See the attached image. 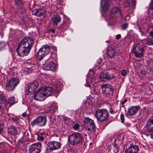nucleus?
Here are the masks:
<instances>
[{
	"label": "nucleus",
	"mask_w": 153,
	"mask_h": 153,
	"mask_svg": "<svg viewBox=\"0 0 153 153\" xmlns=\"http://www.w3.org/2000/svg\"><path fill=\"white\" fill-rule=\"evenodd\" d=\"M34 43L33 40L30 37H26L19 43L16 51L20 56H25L30 53Z\"/></svg>",
	"instance_id": "obj_1"
},
{
	"label": "nucleus",
	"mask_w": 153,
	"mask_h": 153,
	"mask_svg": "<svg viewBox=\"0 0 153 153\" xmlns=\"http://www.w3.org/2000/svg\"><path fill=\"white\" fill-rule=\"evenodd\" d=\"M84 140V137L82 134L78 132H74L71 134L68 137L69 144L72 146L82 143Z\"/></svg>",
	"instance_id": "obj_2"
},
{
	"label": "nucleus",
	"mask_w": 153,
	"mask_h": 153,
	"mask_svg": "<svg viewBox=\"0 0 153 153\" xmlns=\"http://www.w3.org/2000/svg\"><path fill=\"white\" fill-rule=\"evenodd\" d=\"M109 116L108 111L105 108L97 109L95 114V116L97 121L101 122L107 121Z\"/></svg>",
	"instance_id": "obj_3"
},
{
	"label": "nucleus",
	"mask_w": 153,
	"mask_h": 153,
	"mask_svg": "<svg viewBox=\"0 0 153 153\" xmlns=\"http://www.w3.org/2000/svg\"><path fill=\"white\" fill-rule=\"evenodd\" d=\"M123 15L120 8L117 7H114L110 12L109 19H113V23L109 22V25H113L114 23V19L120 17H123Z\"/></svg>",
	"instance_id": "obj_4"
},
{
	"label": "nucleus",
	"mask_w": 153,
	"mask_h": 153,
	"mask_svg": "<svg viewBox=\"0 0 153 153\" xmlns=\"http://www.w3.org/2000/svg\"><path fill=\"white\" fill-rule=\"evenodd\" d=\"M50 47L48 45H45L42 46L37 52L36 57L38 60L40 61L45 56L50 52Z\"/></svg>",
	"instance_id": "obj_5"
},
{
	"label": "nucleus",
	"mask_w": 153,
	"mask_h": 153,
	"mask_svg": "<svg viewBox=\"0 0 153 153\" xmlns=\"http://www.w3.org/2000/svg\"><path fill=\"white\" fill-rule=\"evenodd\" d=\"M132 50L136 57L141 58L143 56L144 49L142 45L139 43L135 44Z\"/></svg>",
	"instance_id": "obj_6"
},
{
	"label": "nucleus",
	"mask_w": 153,
	"mask_h": 153,
	"mask_svg": "<svg viewBox=\"0 0 153 153\" xmlns=\"http://www.w3.org/2000/svg\"><path fill=\"white\" fill-rule=\"evenodd\" d=\"M102 93L106 97L111 98L113 94V89L112 85L109 84H104L101 86Z\"/></svg>",
	"instance_id": "obj_7"
},
{
	"label": "nucleus",
	"mask_w": 153,
	"mask_h": 153,
	"mask_svg": "<svg viewBox=\"0 0 153 153\" xmlns=\"http://www.w3.org/2000/svg\"><path fill=\"white\" fill-rule=\"evenodd\" d=\"M47 123V119L45 116H39L37 117L30 123V126L33 127L35 125L39 126H45Z\"/></svg>",
	"instance_id": "obj_8"
},
{
	"label": "nucleus",
	"mask_w": 153,
	"mask_h": 153,
	"mask_svg": "<svg viewBox=\"0 0 153 153\" xmlns=\"http://www.w3.org/2000/svg\"><path fill=\"white\" fill-rule=\"evenodd\" d=\"M19 79L13 78L11 79L7 83L6 90L8 91H13L19 83Z\"/></svg>",
	"instance_id": "obj_9"
},
{
	"label": "nucleus",
	"mask_w": 153,
	"mask_h": 153,
	"mask_svg": "<svg viewBox=\"0 0 153 153\" xmlns=\"http://www.w3.org/2000/svg\"><path fill=\"white\" fill-rule=\"evenodd\" d=\"M42 149L41 143H35L29 146V153H40Z\"/></svg>",
	"instance_id": "obj_10"
},
{
	"label": "nucleus",
	"mask_w": 153,
	"mask_h": 153,
	"mask_svg": "<svg viewBox=\"0 0 153 153\" xmlns=\"http://www.w3.org/2000/svg\"><path fill=\"white\" fill-rule=\"evenodd\" d=\"M39 83L37 80H35L33 82L29 84L26 90V93L28 95H31L34 92L38 87Z\"/></svg>",
	"instance_id": "obj_11"
},
{
	"label": "nucleus",
	"mask_w": 153,
	"mask_h": 153,
	"mask_svg": "<svg viewBox=\"0 0 153 153\" xmlns=\"http://www.w3.org/2000/svg\"><path fill=\"white\" fill-rule=\"evenodd\" d=\"M44 89L41 88L38 89L34 95V99L37 101L44 100L46 97L44 92Z\"/></svg>",
	"instance_id": "obj_12"
},
{
	"label": "nucleus",
	"mask_w": 153,
	"mask_h": 153,
	"mask_svg": "<svg viewBox=\"0 0 153 153\" xmlns=\"http://www.w3.org/2000/svg\"><path fill=\"white\" fill-rule=\"evenodd\" d=\"M115 77L113 74L108 72H102L99 76L100 80L102 81L113 79Z\"/></svg>",
	"instance_id": "obj_13"
},
{
	"label": "nucleus",
	"mask_w": 153,
	"mask_h": 153,
	"mask_svg": "<svg viewBox=\"0 0 153 153\" xmlns=\"http://www.w3.org/2000/svg\"><path fill=\"white\" fill-rule=\"evenodd\" d=\"M48 145L49 147V149L51 151L56 150L61 147V143L58 141H52L49 142Z\"/></svg>",
	"instance_id": "obj_14"
},
{
	"label": "nucleus",
	"mask_w": 153,
	"mask_h": 153,
	"mask_svg": "<svg viewBox=\"0 0 153 153\" xmlns=\"http://www.w3.org/2000/svg\"><path fill=\"white\" fill-rule=\"evenodd\" d=\"M140 109V107L139 105L131 106L128 108L127 113L126 114V115L127 116L134 115Z\"/></svg>",
	"instance_id": "obj_15"
},
{
	"label": "nucleus",
	"mask_w": 153,
	"mask_h": 153,
	"mask_svg": "<svg viewBox=\"0 0 153 153\" xmlns=\"http://www.w3.org/2000/svg\"><path fill=\"white\" fill-rule=\"evenodd\" d=\"M23 136L21 139V142L22 143L26 141H28L31 137V134L29 131L25 130L22 132Z\"/></svg>",
	"instance_id": "obj_16"
},
{
	"label": "nucleus",
	"mask_w": 153,
	"mask_h": 153,
	"mask_svg": "<svg viewBox=\"0 0 153 153\" xmlns=\"http://www.w3.org/2000/svg\"><path fill=\"white\" fill-rule=\"evenodd\" d=\"M25 64L27 67L25 68L24 70L27 72V74L30 73L35 68V64L34 62L28 61Z\"/></svg>",
	"instance_id": "obj_17"
},
{
	"label": "nucleus",
	"mask_w": 153,
	"mask_h": 153,
	"mask_svg": "<svg viewBox=\"0 0 153 153\" xmlns=\"http://www.w3.org/2000/svg\"><path fill=\"white\" fill-rule=\"evenodd\" d=\"M139 147L137 145H132L128 147L125 150V153H138Z\"/></svg>",
	"instance_id": "obj_18"
},
{
	"label": "nucleus",
	"mask_w": 153,
	"mask_h": 153,
	"mask_svg": "<svg viewBox=\"0 0 153 153\" xmlns=\"http://www.w3.org/2000/svg\"><path fill=\"white\" fill-rule=\"evenodd\" d=\"M146 128L148 132H153V117L150 118L147 121Z\"/></svg>",
	"instance_id": "obj_19"
},
{
	"label": "nucleus",
	"mask_w": 153,
	"mask_h": 153,
	"mask_svg": "<svg viewBox=\"0 0 153 153\" xmlns=\"http://www.w3.org/2000/svg\"><path fill=\"white\" fill-rule=\"evenodd\" d=\"M84 124L86 126L91 127L92 129L94 128H96L94 120L88 117L85 118L84 119Z\"/></svg>",
	"instance_id": "obj_20"
},
{
	"label": "nucleus",
	"mask_w": 153,
	"mask_h": 153,
	"mask_svg": "<svg viewBox=\"0 0 153 153\" xmlns=\"http://www.w3.org/2000/svg\"><path fill=\"white\" fill-rule=\"evenodd\" d=\"M61 17L59 15L54 16L53 17L52 19L53 25L54 27H56L57 24L61 21Z\"/></svg>",
	"instance_id": "obj_21"
},
{
	"label": "nucleus",
	"mask_w": 153,
	"mask_h": 153,
	"mask_svg": "<svg viewBox=\"0 0 153 153\" xmlns=\"http://www.w3.org/2000/svg\"><path fill=\"white\" fill-rule=\"evenodd\" d=\"M56 64L53 62H50L45 66V68L47 70L54 71Z\"/></svg>",
	"instance_id": "obj_22"
},
{
	"label": "nucleus",
	"mask_w": 153,
	"mask_h": 153,
	"mask_svg": "<svg viewBox=\"0 0 153 153\" xmlns=\"http://www.w3.org/2000/svg\"><path fill=\"white\" fill-rule=\"evenodd\" d=\"M41 88L44 89V92L46 97L51 95L53 92L52 88L51 87L46 86L42 87Z\"/></svg>",
	"instance_id": "obj_23"
},
{
	"label": "nucleus",
	"mask_w": 153,
	"mask_h": 153,
	"mask_svg": "<svg viewBox=\"0 0 153 153\" xmlns=\"http://www.w3.org/2000/svg\"><path fill=\"white\" fill-rule=\"evenodd\" d=\"M7 131L9 134L11 135L16 134L18 133L16 127L13 125H11L8 128Z\"/></svg>",
	"instance_id": "obj_24"
},
{
	"label": "nucleus",
	"mask_w": 153,
	"mask_h": 153,
	"mask_svg": "<svg viewBox=\"0 0 153 153\" xmlns=\"http://www.w3.org/2000/svg\"><path fill=\"white\" fill-rule=\"evenodd\" d=\"M4 100L5 97L3 94L0 92V110L4 109L5 106Z\"/></svg>",
	"instance_id": "obj_25"
},
{
	"label": "nucleus",
	"mask_w": 153,
	"mask_h": 153,
	"mask_svg": "<svg viewBox=\"0 0 153 153\" xmlns=\"http://www.w3.org/2000/svg\"><path fill=\"white\" fill-rule=\"evenodd\" d=\"M57 106L55 105H53L51 107H49L46 110L47 113H53L57 111Z\"/></svg>",
	"instance_id": "obj_26"
},
{
	"label": "nucleus",
	"mask_w": 153,
	"mask_h": 153,
	"mask_svg": "<svg viewBox=\"0 0 153 153\" xmlns=\"http://www.w3.org/2000/svg\"><path fill=\"white\" fill-rule=\"evenodd\" d=\"M115 54V51L114 49L110 48L107 50V55L110 58L114 57Z\"/></svg>",
	"instance_id": "obj_27"
},
{
	"label": "nucleus",
	"mask_w": 153,
	"mask_h": 153,
	"mask_svg": "<svg viewBox=\"0 0 153 153\" xmlns=\"http://www.w3.org/2000/svg\"><path fill=\"white\" fill-rule=\"evenodd\" d=\"M46 133L44 131L40 132L37 134V138L38 140H42L45 137Z\"/></svg>",
	"instance_id": "obj_28"
},
{
	"label": "nucleus",
	"mask_w": 153,
	"mask_h": 153,
	"mask_svg": "<svg viewBox=\"0 0 153 153\" xmlns=\"http://www.w3.org/2000/svg\"><path fill=\"white\" fill-rule=\"evenodd\" d=\"M70 24L69 23H63L60 26V29L62 31L65 30L68 27Z\"/></svg>",
	"instance_id": "obj_29"
},
{
	"label": "nucleus",
	"mask_w": 153,
	"mask_h": 153,
	"mask_svg": "<svg viewBox=\"0 0 153 153\" xmlns=\"http://www.w3.org/2000/svg\"><path fill=\"white\" fill-rule=\"evenodd\" d=\"M109 0H105L104 7L103 8V10L105 12L107 11L109 7Z\"/></svg>",
	"instance_id": "obj_30"
},
{
	"label": "nucleus",
	"mask_w": 153,
	"mask_h": 153,
	"mask_svg": "<svg viewBox=\"0 0 153 153\" xmlns=\"http://www.w3.org/2000/svg\"><path fill=\"white\" fill-rule=\"evenodd\" d=\"M72 126L74 130L77 131H79V128L80 126L79 124L77 123H74V122H72Z\"/></svg>",
	"instance_id": "obj_31"
},
{
	"label": "nucleus",
	"mask_w": 153,
	"mask_h": 153,
	"mask_svg": "<svg viewBox=\"0 0 153 153\" xmlns=\"http://www.w3.org/2000/svg\"><path fill=\"white\" fill-rule=\"evenodd\" d=\"M37 10L39 16H42L46 13V10L44 9L38 8Z\"/></svg>",
	"instance_id": "obj_32"
},
{
	"label": "nucleus",
	"mask_w": 153,
	"mask_h": 153,
	"mask_svg": "<svg viewBox=\"0 0 153 153\" xmlns=\"http://www.w3.org/2000/svg\"><path fill=\"white\" fill-rule=\"evenodd\" d=\"M62 85L61 83H59L58 82H56V84L54 85V87L55 88L54 89L56 90V91H58L61 90V87Z\"/></svg>",
	"instance_id": "obj_33"
},
{
	"label": "nucleus",
	"mask_w": 153,
	"mask_h": 153,
	"mask_svg": "<svg viewBox=\"0 0 153 153\" xmlns=\"http://www.w3.org/2000/svg\"><path fill=\"white\" fill-rule=\"evenodd\" d=\"M16 5L20 8H23V3L21 0H15Z\"/></svg>",
	"instance_id": "obj_34"
},
{
	"label": "nucleus",
	"mask_w": 153,
	"mask_h": 153,
	"mask_svg": "<svg viewBox=\"0 0 153 153\" xmlns=\"http://www.w3.org/2000/svg\"><path fill=\"white\" fill-rule=\"evenodd\" d=\"M6 44L3 42H0V51L3 50L6 48Z\"/></svg>",
	"instance_id": "obj_35"
},
{
	"label": "nucleus",
	"mask_w": 153,
	"mask_h": 153,
	"mask_svg": "<svg viewBox=\"0 0 153 153\" xmlns=\"http://www.w3.org/2000/svg\"><path fill=\"white\" fill-rule=\"evenodd\" d=\"M8 102L10 104H12L16 102V100L14 97H10L8 100Z\"/></svg>",
	"instance_id": "obj_36"
},
{
	"label": "nucleus",
	"mask_w": 153,
	"mask_h": 153,
	"mask_svg": "<svg viewBox=\"0 0 153 153\" xmlns=\"http://www.w3.org/2000/svg\"><path fill=\"white\" fill-rule=\"evenodd\" d=\"M109 112L111 114H114L115 113H118V111L117 110H115L114 108L113 109L112 108H110V109Z\"/></svg>",
	"instance_id": "obj_37"
},
{
	"label": "nucleus",
	"mask_w": 153,
	"mask_h": 153,
	"mask_svg": "<svg viewBox=\"0 0 153 153\" xmlns=\"http://www.w3.org/2000/svg\"><path fill=\"white\" fill-rule=\"evenodd\" d=\"M126 3L128 4V6H132L134 5L135 2L134 1H127Z\"/></svg>",
	"instance_id": "obj_38"
},
{
	"label": "nucleus",
	"mask_w": 153,
	"mask_h": 153,
	"mask_svg": "<svg viewBox=\"0 0 153 153\" xmlns=\"http://www.w3.org/2000/svg\"><path fill=\"white\" fill-rule=\"evenodd\" d=\"M12 116H10L9 117H10L14 121H18L19 120V118L16 116H15L13 115H12Z\"/></svg>",
	"instance_id": "obj_39"
},
{
	"label": "nucleus",
	"mask_w": 153,
	"mask_h": 153,
	"mask_svg": "<svg viewBox=\"0 0 153 153\" xmlns=\"http://www.w3.org/2000/svg\"><path fill=\"white\" fill-rule=\"evenodd\" d=\"M147 44L148 45H153V39H149L147 40Z\"/></svg>",
	"instance_id": "obj_40"
},
{
	"label": "nucleus",
	"mask_w": 153,
	"mask_h": 153,
	"mask_svg": "<svg viewBox=\"0 0 153 153\" xmlns=\"http://www.w3.org/2000/svg\"><path fill=\"white\" fill-rule=\"evenodd\" d=\"M32 12L33 15L37 16H39L37 9H35L32 10Z\"/></svg>",
	"instance_id": "obj_41"
},
{
	"label": "nucleus",
	"mask_w": 153,
	"mask_h": 153,
	"mask_svg": "<svg viewBox=\"0 0 153 153\" xmlns=\"http://www.w3.org/2000/svg\"><path fill=\"white\" fill-rule=\"evenodd\" d=\"M128 27V24L127 23H125L122 24V29L123 30H125Z\"/></svg>",
	"instance_id": "obj_42"
},
{
	"label": "nucleus",
	"mask_w": 153,
	"mask_h": 153,
	"mask_svg": "<svg viewBox=\"0 0 153 153\" xmlns=\"http://www.w3.org/2000/svg\"><path fill=\"white\" fill-rule=\"evenodd\" d=\"M87 130L91 132L92 131H95L96 128H94L93 129L91 128V127L87 126Z\"/></svg>",
	"instance_id": "obj_43"
},
{
	"label": "nucleus",
	"mask_w": 153,
	"mask_h": 153,
	"mask_svg": "<svg viewBox=\"0 0 153 153\" xmlns=\"http://www.w3.org/2000/svg\"><path fill=\"white\" fill-rule=\"evenodd\" d=\"M127 72V71L126 70L124 69L122 71L121 73V74L122 76H125Z\"/></svg>",
	"instance_id": "obj_44"
},
{
	"label": "nucleus",
	"mask_w": 153,
	"mask_h": 153,
	"mask_svg": "<svg viewBox=\"0 0 153 153\" xmlns=\"http://www.w3.org/2000/svg\"><path fill=\"white\" fill-rule=\"evenodd\" d=\"M120 119L122 123H123L124 121V117L123 114H121L120 116Z\"/></svg>",
	"instance_id": "obj_45"
},
{
	"label": "nucleus",
	"mask_w": 153,
	"mask_h": 153,
	"mask_svg": "<svg viewBox=\"0 0 153 153\" xmlns=\"http://www.w3.org/2000/svg\"><path fill=\"white\" fill-rule=\"evenodd\" d=\"M61 128V131L62 132H64L66 131V127L63 125H62Z\"/></svg>",
	"instance_id": "obj_46"
},
{
	"label": "nucleus",
	"mask_w": 153,
	"mask_h": 153,
	"mask_svg": "<svg viewBox=\"0 0 153 153\" xmlns=\"http://www.w3.org/2000/svg\"><path fill=\"white\" fill-rule=\"evenodd\" d=\"M149 7L152 10H153V0L152 1L150 4Z\"/></svg>",
	"instance_id": "obj_47"
},
{
	"label": "nucleus",
	"mask_w": 153,
	"mask_h": 153,
	"mask_svg": "<svg viewBox=\"0 0 153 153\" xmlns=\"http://www.w3.org/2000/svg\"><path fill=\"white\" fill-rule=\"evenodd\" d=\"M116 140H115L114 141L115 143L114 145V148H116V149H118V148L119 147V146H118V144H117L116 143H115Z\"/></svg>",
	"instance_id": "obj_48"
},
{
	"label": "nucleus",
	"mask_w": 153,
	"mask_h": 153,
	"mask_svg": "<svg viewBox=\"0 0 153 153\" xmlns=\"http://www.w3.org/2000/svg\"><path fill=\"white\" fill-rule=\"evenodd\" d=\"M121 37V35L120 34H118L116 36V39H120Z\"/></svg>",
	"instance_id": "obj_49"
},
{
	"label": "nucleus",
	"mask_w": 153,
	"mask_h": 153,
	"mask_svg": "<svg viewBox=\"0 0 153 153\" xmlns=\"http://www.w3.org/2000/svg\"><path fill=\"white\" fill-rule=\"evenodd\" d=\"M22 116L23 117H26L28 116V115L26 113V112H25L23 113L22 114Z\"/></svg>",
	"instance_id": "obj_50"
},
{
	"label": "nucleus",
	"mask_w": 153,
	"mask_h": 153,
	"mask_svg": "<svg viewBox=\"0 0 153 153\" xmlns=\"http://www.w3.org/2000/svg\"><path fill=\"white\" fill-rule=\"evenodd\" d=\"M127 100L126 99H124L121 102L120 105H123V104H124L125 102H127Z\"/></svg>",
	"instance_id": "obj_51"
},
{
	"label": "nucleus",
	"mask_w": 153,
	"mask_h": 153,
	"mask_svg": "<svg viewBox=\"0 0 153 153\" xmlns=\"http://www.w3.org/2000/svg\"><path fill=\"white\" fill-rule=\"evenodd\" d=\"M49 31L50 32H51L53 33H55V29H49Z\"/></svg>",
	"instance_id": "obj_52"
},
{
	"label": "nucleus",
	"mask_w": 153,
	"mask_h": 153,
	"mask_svg": "<svg viewBox=\"0 0 153 153\" xmlns=\"http://www.w3.org/2000/svg\"><path fill=\"white\" fill-rule=\"evenodd\" d=\"M149 34L151 36L153 37V30L151 31L150 32Z\"/></svg>",
	"instance_id": "obj_53"
},
{
	"label": "nucleus",
	"mask_w": 153,
	"mask_h": 153,
	"mask_svg": "<svg viewBox=\"0 0 153 153\" xmlns=\"http://www.w3.org/2000/svg\"><path fill=\"white\" fill-rule=\"evenodd\" d=\"M40 63H39V65H44L45 64V62H43L42 63H41V62H39Z\"/></svg>",
	"instance_id": "obj_54"
},
{
	"label": "nucleus",
	"mask_w": 153,
	"mask_h": 153,
	"mask_svg": "<svg viewBox=\"0 0 153 153\" xmlns=\"http://www.w3.org/2000/svg\"><path fill=\"white\" fill-rule=\"evenodd\" d=\"M49 120H50L51 121H52V116H49Z\"/></svg>",
	"instance_id": "obj_55"
},
{
	"label": "nucleus",
	"mask_w": 153,
	"mask_h": 153,
	"mask_svg": "<svg viewBox=\"0 0 153 153\" xmlns=\"http://www.w3.org/2000/svg\"><path fill=\"white\" fill-rule=\"evenodd\" d=\"M150 138L151 139H153V133H151L150 134Z\"/></svg>",
	"instance_id": "obj_56"
},
{
	"label": "nucleus",
	"mask_w": 153,
	"mask_h": 153,
	"mask_svg": "<svg viewBox=\"0 0 153 153\" xmlns=\"http://www.w3.org/2000/svg\"><path fill=\"white\" fill-rule=\"evenodd\" d=\"M2 128L1 127V126L0 125V133H1V131H2Z\"/></svg>",
	"instance_id": "obj_57"
},
{
	"label": "nucleus",
	"mask_w": 153,
	"mask_h": 153,
	"mask_svg": "<svg viewBox=\"0 0 153 153\" xmlns=\"http://www.w3.org/2000/svg\"><path fill=\"white\" fill-rule=\"evenodd\" d=\"M26 11V10L25 9H24V10H23V11L22 12H21L22 13H24Z\"/></svg>",
	"instance_id": "obj_58"
},
{
	"label": "nucleus",
	"mask_w": 153,
	"mask_h": 153,
	"mask_svg": "<svg viewBox=\"0 0 153 153\" xmlns=\"http://www.w3.org/2000/svg\"><path fill=\"white\" fill-rule=\"evenodd\" d=\"M100 5H101V6L102 7V0H101V1H100Z\"/></svg>",
	"instance_id": "obj_59"
},
{
	"label": "nucleus",
	"mask_w": 153,
	"mask_h": 153,
	"mask_svg": "<svg viewBox=\"0 0 153 153\" xmlns=\"http://www.w3.org/2000/svg\"><path fill=\"white\" fill-rule=\"evenodd\" d=\"M122 105V107H124L125 106L124 104H123V105Z\"/></svg>",
	"instance_id": "obj_60"
},
{
	"label": "nucleus",
	"mask_w": 153,
	"mask_h": 153,
	"mask_svg": "<svg viewBox=\"0 0 153 153\" xmlns=\"http://www.w3.org/2000/svg\"><path fill=\"white\" fill-rule=\"evenodd\" d=\"M23 22L22 23V24H24L25 22V21L23 20Z\"/></svg>",
	"instance_id": "obj_61"
},
{
	"label": "nucleus",
	"mask_w": 153,
	"mask_h": 153,
	"mask_svg": "<svg viewBox=\"0 0 153 153\" xmlns=\"http://www.w3.org/2000/svg\"><path fill=\"white\" fill-rule=\"evenodd\" d=\"M59 153H65L63 151H61Z\"/></svg>",
	"instance_id": "obj_62"
},
{
	"label": "nucleus",
	"mask_w": 153,
	"mask_h": 153,
	"mask_svg": "<svg viewBox=\"0 0 153 153\" xmlns=\"http://www.w3.org/2000/svg\"><path fill=\"white\" fill-rule=\"evenodd\" d=\"M106 42H108V41H107Z\"/></svg>",
	"instance_id": "obj_63"
}]
</instances>
